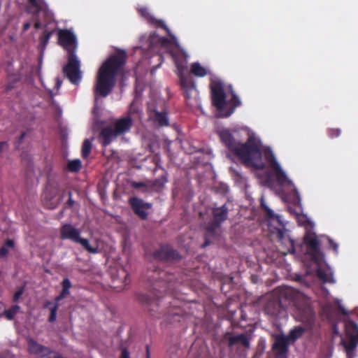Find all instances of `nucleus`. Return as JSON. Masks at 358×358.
<instances>
[{
    "instance_id": "13d9d810",
    "label": "nucleus",
    "mask_w": 358,
    "mask_h": 358,
    "mask_svg": "<svg viewBox=\"0 0 358 358\" xmlns=\"http://www.w3.org/2000/svg\"><path fill=\"white\" fill-rule=\"evenodd\" d=\"M282 231H279L278 232V236H279V238H281L282 237Z\"/></svg>"
},
{
    "instance_id": "c9c22d12",
    "label": "nucleus",
    "mask_w": 358,
    "mask_h": 358,
    "mask_svg": "<svg viewBox=\"0 0 358 358\" xmlns=\"http://www.w3.org/2000/svg\"><path fill=\"white\" fill-rule=\"evenodd\" d=\"M166 181L167 180L164 178H157L153 181L150 182V184L149 185V186L155 187L157 189H162L164 187Z\"/></svg>"
},
{
    "instance_id": "864d4df0",
    "label": "nucleus",
    "mask_w": 358,
    "mask_h": 358,
    "mask_svg": "<svg viewBox=\"0 0 358 358\" xmlns=\"http://www.w3.org/2000/svg\"><path fill=\"white\" fill-rule=\"evenodd\" d=\"M146 358H150L149 346H146Z\"/></svg>"
},
{
    "instance_id": "1a4fd4ad",
    "label": "nucleus",
    "mask_w": 358,
    "mask_h": 358,
    "mask_svg": "<svg viewBox=\"0 0 358 358\" xmlns=\"http://www.w3.org/2000/svg\"><path fill=\"white\" fill-rule=\"evenodd\" d=\"M152 256L154 259L163 262L178 261L181 258L179 252L169 245H161L153 252Z\"/></svg>"
},
{
    "instance_id": "ea45409f",
    "label": "nucleus",
    "mask_w": 358,
    "mask_h": 358,
    "mask_svg": "<svg viewBox=\"0 0 358 358\" xmlns=\"http://www.w3.org/2000/svg\"><path fill=\"white\" fill-rule=\"evenodd\" d=\"M23 292H24V287H21L15 292V294L13 296V302H17L20 299V298L22 296V295L23 294Z\"/></svg>"
},
{
    "instance_id": "a878e982",
    "label": "nucleus",
    "mask_w": 358,
    "mask_h": 358,
    "mask_svg": "<svg viewBox=\"0 0 358 358\" xmlns=\"http://www.w3.org/2000/svg\"><path fill=\"white\" fill-rule=\"evenodd\" d=\"M317 276L323 282H334L333 275L330 273L326 272L322 268H318L317 270Z\"/></svg>"
},
{
    "instance_id": "72a5a7b5",
    "label": "nucleus",
    "mask_w": 358,
    "mask_h": 358,
    "mask_svg": "<svg viewBox=\"0 0 358 358\" xmlns=\"http://www.w3.org/2000/svg\"><path fill=\"white\" fill-rule=\"evenodd\" d=\"M20 310V306L18 305H15L10 307L9 309L6 310L4 311V315L7 320H11L14 318L15 315Z\"/></svg>"
},
{
    "instance_id": "4468645a",
    "label": "nucleus",
    "mask_w": 358,
    "mask_h": 358,
    "mask_svg": "<svg viewBox=\"0 0 358 358\" xmlns=\"http://www.w3.org/2000/svg\"><path fill=\"white\" fill-rule=\"evenodd\" d=\"M111 125L117 136H120L129 132L133 126V120L128 115L115 120Z\"/></svg>"
},
{
    "instance_id": "b1692460",
    "label": "nucleus",
    "mask_w": 358,
    "mask_h": 358,
    "mask_svg": "<svg viewBox=\"0 0 358 358\" xmlns=\"http://www.w3.org/2000/svg\"><path fill=\"white\" fill-rule=\"evenodd\" d=\"M280 307V303L277 301H271L266 303L265 312L271 316H277Z\"/></svg>"
},
{
    "instance_id": "f03ea898",
    "label": "nucleus",
    "mask_w": 358,
    "mask_h": 358,
    "mask_svg": "<svg viewBox=\"0 0 358 358\" xmlns=\"http://www.w3.org/2000/svg\"><path fill=\"white\" fill-rule=\"evenodd\" d=\"M127 59L125 51L120 50L110 55L100 66L94 86V93L102 97L107 96L115 84L116 76L123 71Z\"/></svg>"
},
{
    "instance_id": "9b49d317",
    "label": "nucleus",
    "mask_w": 358,
    "mask_h": 358,
    "mask_svg": "<svg viewBox=\"0 0 358 358\" xmlns=\"http://www.w3.org/2000/svg\"><path fill=\"white\" fill-rule=\"evenodd\" d=\"M304 243L307 246V254L315 262H319L322 252L320 249V241L314 234H308L304 237Z\"/></svg>"
},
{
    "instance_id": "412c9836",
    "label": "nucleus",
    "mask_w": 358,
    "mask_h": 358,
    "mask_svg": "<svg viewBox=\"0 0 358 358\" xmlns=\"http://www.w3.org/2000/svg\"><path fill=\"white\" fill-rule=\"evenodd\" d=\"M221 224L217 223L215 221L209 223L206 227V233L205 236V242L202 245V248H205L210 244L208 240L209 237H215L217 235V229L220 227Z\"/></svg>"
},
{
    "instance_id": "e433bc0d",
    "label": "nucleus",
    "mask_w": 358,
    "mask_h": 358,
    "mask_svg": "<svg viewBox=\"0 0 358 358\" xmlns=\"http://www.w3.org/2000/svg\"><path fill=\"white\" fill-rule=\"evenodd\" d=\"M54 31H44L43 36L41 37V43L43 47H45L52 35Z\"/></svg>"
},
{
    "instance_id": "37998d69",
    "label": "nucleus",
    "mask_w": 358,
    "mask_h": 358,
    "mask_svg": "<svg viewBox=\"0 0 358 358\" xmlns=\"http://www.w3.org/2000/svg\"><path fill=\"white\" fill-rule=\"evenodd\" d=\"M8 254V250L4 245L0 248V257L4 258Z\"/></svg>"
},
{
    "instance_id": "bb28decb",
    "label": "nucleus",
    "mask_w": 358,
    "mask_h": 358,
    "mask_svg": "<svg viewBox=\"0 0 358 358\" xmlns=\"http://www.w3.org/2000/svg\"><path fill=\"white\" fill-rule=\"evenodd\" d=\"M357 336L352 335L348 337V341L344 343V346L347 353L352 352L357 345Z\"/></svg>"
},
{
    "instance_id": "58836bf2",
    "label": "nucleus",
    "mask_w": 358,
    "mask_h": 358,
    "mask_svg": "<svg viewBox=\"0 0 358 358\" xmlns=\"http://www.w3.org/2000/svg\"><path fill=\"white\" fill-rule=\"evenodd\" d=\"M131 187L134 189H141V188H147L149 185H148L147 183L144 182H136V181H132L131 182Z\"/></svg>"
},
{
    "instance_id": "8fccbe9b",
    "label": "nucleus",
    "mask_w": 358,
    "mask_h": 358,
    "mask_svg": "<svg viewBox=\"0 0 358 358\" xmlns=\"http://www.w3.org/2000/svg\"><path fill=\"white\" fill-rule=\"evenodd\" d=\"M26 136V133L25 132H22L20 136H19L18 139L17 140V142L16 143L17 144V145H19L23 141L24 138Z\"/></svg>"
},
{
    "instance_id": "9d476101",
    "label": "nucleus",
    "mask_w": 358,
    "mask_h": 358,
    "mask_svg": "<svg viewBox=\"0 0 358 358\" xmlns=\"http://www.w3.org/2000/svg\"><path fill=\"white\" fill-rule=\"evenodd\" d=\"M58 43L68 52H74L76 46V36L69 29H59L57 33Z\"/></svg>"
},
{
    "instance_id": "ddd939ff",
    "label": "nucleus",
    "mask_w": 358,
    "mask_h": 358,
    "mask_svg": "<svg viewBox=\"0 0 358 358\" xmlns=\"http://www.w3.org/2000/svg\"><path fill=\"white\" fill-rule=\"evenodd\" d=\"M27 11L37 17L40 13H43L46 18L50 19L52 14L48 8V5L44 0H27Z\"/></svg>"
},
{
    "instance_id": "49530a36",
    "label": "nucleus",
    "mask_w": 358,
    "mask_h": 358,
    "mask_svg": "<svg viewBox=\"0 0 358 358\" xmlns=\"http://www.w3.org/2000/svg\"><path fill=\"white\" fill-rule=\"evenodd\" d=\"M289 244H290V248H289V250H288L289 252L291 253V254H294L295 253V248H294V241L292 239H289Z\"/></svg>"
},
{
    "instance_id": "6e6552de",
    "label": "nucleus",
    "mask_w": 358,
    "mask_h": 358,
    "mask_svg": "<svg viewBox=\"0 0 358 358\" xmlns=\"http://www.w3.org/2000/svg\"><path fill=\"white\" fill-rule=\"evenodd\" d=\"M129 204L133 212L142 220L148 219V213L147 210L152 207L151 203L145 202L142 199L136 196H132L129 199Z\"/></svg>"
},
{
    "instance_id": "4be33fe9",
    "label": "nucleus",
    "mask_w": 358,
    "mask_h": 358,
    "mask_svg": "<svg viewBox=\"0 0 358 358\" xmlns=\"http://www.w3.org/2000/svg\"><path fill=\"white\" fill-rule=\"evenodd\" d=\"M305 332V329L301 326L294 327L290 330L287 336H285V338L288 341L290 344H293L296 340L300 338Z\"/></svg>"
},
{
    "instance_id": "052dcab7",
    "label": "nucleus",
    "mask_w": 358,
    "mask_h": 358,
    "mask_svg": "<svg viewBox=\"0 0 358 358\" xmlns=\"http://www.w3.org/2000/svg\"><path fill=\"white\" fill-rule=\"evenodd\" d=\"M127 279H128V277H127V276L125 277V282H127Z\"/></svg>"
},
{
    "instance_id": "f3484780",
    "label": "nucleus",
    "mask_w": 358,
    "mask_h": 358,
    "mask_svg": "<svg viewBox=\"0 0 358 358\" xmlns=\"http://www.w3.org/2000/svg\"><path fill=\"white\" fill-rule=\"evenodd\" d=\"M225 338L228 340V346L231 348L238 344L242 345L245 348L250 346L251 338L246 334H241L236 336H231L229 333L226 334Z\"/></svg>"
},
{
    "instance_id": "79ce46f5",
    "label": "nucleus",
    "mask_w": 358,
    "mask_h": 358,
    "mask_svg": "<svg viewBox=\"0 0 358 358\" xmlns=\"http://www.w3.org/2000/svg\"><path fill=\"white\" fill-rule=\"evenodd\" d=\"M329 245L330 247L334 250V251L335 252L336 254L338 253V245L335 243L333 240L331 239H329Z\"/></svg>"
},
{
    "instance_id": "09e8293b",
    "label": "nucleus",
    "mask_w": 358,
    "mask_h": 358,
    "mask_svg": "<svg viewBox=\"0 0 358 358\" xmlns=\"http://www.w3.org/2000/svg\"><path fill=\"white\" fill-rule=\"evenodd\" d=\"M36 18L35 22H34V28L36 29H39L42 27V23L40 20L37 19V17H34Z\"/></svg>"
},
{
    "instance_id": "4c0bfd02",
    "label": "nucleus",
    "mask_w": 358,
    "mask_h": 358,
    "mask_svg": "<svg viewBox=\"0 0 358 358\" xmlns=\"http://www.w3.org/2000/svg\"><path fill=\"white\" fill-rule=\"evenodd\" d=\"M341 134V131L338 128H330L327 129V135L331 138L338 137Z\"/></svg>"
},
{
    "instance_id": "393cba45",
    "label": "nucleus",
    "mask_w": 358,
    "mask_h": 358,
    "mask_svg": "<svg viewBox=\"0 0 358 358\" xmlns=\"http://www.w3.org/2000/svg\"><path fill=\"white\" fill-rule=\"evenodd\" d=\"M52 304V303L51 301H48L44 303V306H43V307L45 308H50V315L48 317V321L50 322H54L56 320L57 311V309L59 307L58 303H55L52 306L50 307Z\"/></svg>"
},
{
    "instance_id": "20e7f679",
    "label": "nucleus",
    "mask_w": 358,
    "mask_h": 358,
    "mask_svg": "<svg viewBox=\"0 0 358 358\" xmlns=\"http://www.w3.org/2000/svg\"><path fill=\"white\" fill-rule=\"evenodd\" d=\"M80 231L71 224H64L60 228L59 237L62 240H69L79 243L86 251L92 254L99 252L97 246L93 247L87 238L80 236Z\"/></svg>"
},
{
    "instance_id": "6ab92c4d",
    "label": "nucleus",
    "mask_w": 358,
    "mask_h": 358,
    "mask_svg": "<svg viewBox=\"0 0 358 358\" xmlns=\"http://www.w3.org/2000/svg\"><path fill=\"white\" fill-rule=\"evenodd\" d=\"M231 99L227 101V104L230 106L228 109L224 110L223 116L229 117L235 110V109L241 104V100L234 92L231 91Z\"/></svg>"
},
{
    "instance_id": "c85d7f7f",
    "label": "nucleus",
    "mask_w": 358,
    "mask_h": 358,
    "mask_svg": "<svg viewBox=\"0 0 358 358\" xmlns=\"http://www.w3.org/2000/svg\"><path fill=\"white\" fill-rule=\"evenodd\" d=\"M20 76L19 74H10V76H9V80L6 86V92H9L12 90L17 83H18L20 80Z\"/></svg>"
},
{
    "instance_id": "bf43d9fd",
    "label": "nucleus",
    "mask_w": 358,
    "mask_h": 358,
    "mask_svg": "<svg viewBox=\"0 0 358 358\" xmlns=\"http://www.w3.org/2000/svg\"><path fill=\"white\" fill-rule=\"evenodd\" d=\"M341 312H342V313H343V315H345V314H346V313H345V311L344 310H341Z\"/></svg>"
},
{
    "instance_id": "a18cd8bd",
    "label": "nucleus",
    "mask_w": 358,
    "mask_h": 358,
    "mask_svg": "<svg viewBox=\"0 0 358 358\" xmlns=\"http://www.w3.org/2000/svg\"><path fill=\"white\" fill-rule=\"evenodd\" d=\"M120 358H130L129 352L127 348L122 350Z\"/></svg>"
},
{
    "instance_id": "603ef678",
    "label": "nucleus",
    "mask_w": 358,
    "mask_h": 358,
    "mask_svg": "<svg viewBox=\"0 0 358 358\" xmlns=\"http://www.w3.org/2000/svg\"><path fill=\"white\" fill-rule=\"evenodd\" d=\"M64 298L63 296H62L60 294L57 296L55 299V303H58L59 301H60L61 300H62Z\"/></svg>"
},
{
    "instance_id": "473e14b6",
    "label": "nucleus",
    "mask_w": 358,
    "mask_h": 358,
    "mask_svg": "<svg viewBox=\"0 0 358 358\" xmlns=\"http://www.w3.org/2000/svg\"><path fill=\"white\" fill-rule=\"evenodd\" d=\"M81 162L80 159H74L69 162L67 169L71 172H78L81 169Z\"/></svg>"
},
{
    "instance_id": "5fc2aeb1",
    "label": "nucleus",
    "mask_w": 358,
    "mask_h": 358,
    "mask_svg": "<svg viewBox=\"0 0 358 358\" xmlns=\"http://www.w3.org/2000/svg\"><path fill=\"white\" fill-rule=\"evenodd\" d=\"M5 144H6V142H0V153L2 152L3 148Z\"/></svg>"
},
{
    "instance_id": "f704fd0d",
    "label": "nucleus",
    "mask_w": 358,
    "mask_h": 358,
    "mask_svg": "<svg viewBox=\"0 0 358 358\" xmlns=\"http://www.w3.org/2000/svg\"><path fill=\"white\" fill-rule=\"evenodd\" d=\"M305 316L303 319V322H311L314 319V313L310 306H306L304 308Z\"/></svg>"
},
{
    "instance_id": "2f4dec72",
    "label": "nucleus",
    "mask_w": 358,
    "mask_h": 358,
    "mask_svg": "<svg viewBox=\"0 0 358 358\" xmlns=\"http://www.w3.org/2000/svg\"><path fill=\"white\" fill-rule=\"evenodd\" d=\"M62 289L59 293L62 296L65 298L70 294V288L72 287L71 282L69 278H64L62 282Z\"/></svg>"
},
{
    "instance_id": "c03bdc74",
    "label": "nucleus",
    "mask_w": 358,
    "mask_h": 358,
    "mask_svg": "<svg viewBox=\"0 0 358 358\" xmlns=\"http://www.w3.org/2000/svg\"><path fill=\"white\" fill-rule=\"evenodd\" d=\"M69 199L67 201V205L69 207H72L74 204V201L72 199V193L71 191H68Z\"/></svg>"
},
{
    "instance_id": "aec40b11",
    "label": "nucleus",
    "mask_w": 358,
    "mask_h": 358,
    "mask_svg": "<svg viewBox=\"0 0 358 358\" xmlns=\"http://www.w3.org/2000/svg\"><path fill=\"white\" fill-rule=\"evenodd\" d=\"M153 115L150 114V116L153 119V120L157 123V124L160 127H166L169 126V118L167 116V113L164 111H158L157 110H153Z\"/></svg>"
},
{
    "instance_id": "39448f33",
    "label": "nucleus",
    "mask_w": 358,
    "mask_h": 358,
    "mask_svg": "<svg viewBox=\"0 0 358 358\" xmlns=\"http://www.w3.org/2000/svg\"><path fill=\"white\" fill-rule=\"evenodd\" d=\"M265 158L268 162L269 166L273 171V175L278 184L280 186L289 185L294 187V192L299 197V193L293 182L287 178L285 173L281 169L280 164L276 161L275 157L271 150L265 151Z\"/></svg>"
},
{
    "instance_id": "0eeeda50",
    "label": "nucleus",
    "mask_w": 358,
    "mask_h": 358,
    "mask_svg": "<svg viewBox=\"0 0 358 358\" xmlns=\"http://www.w3.org/2000/svg\"><path fill=\"white\" fill-rule=\"evenodd\" d=\"M210 88L213 105L219 111H224L227 101L226 100L223 83L220 80H213L210 83Z\"/></svg>"
},
{
    "instance_id": "a211bd4d",
    "label": "nucleus",
    "mask_w": 358,
    "mask_h": 358,
    "mask_svg": "<svg viewBox=\"0 0 358 358\" xmlns=\"http://www.w3.org/2000/svg\"><path fill=\"white\" fill-rule=\"evenodd\" d=\"M229 209L226 204L213 209V220L218 224H222L227 219Z\"/></svg>"
},
{
    "instance_id": "f8f14e48",
    "label": "nucleus",
    "mask_w": 358,
    "mask_h": 358,
    "mask_svg": "<svg viewBox=\"0 0 358 358\" xmlns=\"http://www.w3.org/2000/svg\"><path fill=\"white\" fill-rule=\"evenodd\" d=\"M289 345L290 343L287 338H285V335H277L272 345V350L274 353L275 358H287Z\"/></svg>"
},
{
    "instance_id": "c756f323",
    "label": "nucleus",
    "mask_w": 358,
    "mask_h": 358,
    "mask_svg": "<svg viewBox=\"0 0 358 358\" xmlns=\"http://www.w3.org/2000/svg\"><path fill=\"white\" fill-rule=\"evenodd\" d=\"M92 149V142L90 139L86 138L83 143L81 155L84 159L89 157Z\"/></svg>"
},
{
    "instance_id": "dca6fc26",
    "label": "nucleus",
    "mask_w": 358,
    "mask_h": 358,
    "mask_svg": "<svg viewBox=\"0 0 358 358\" xmlns=\"http://www.w3.org/2000/svg\"><path fill=\"white\" fill-rule=\"evenodd\" d=\"M138 13L143 17L150 24L154 25L157 28L164 29L169 34H170V30L168 27L166 25L164 22L161 20H157L155 17H153L149 12L148 9L146 7H140L138 8Z\"/></svg>"
},
{
    "instance_id": "3c124183",
    "label": "nucleus",
    "mask_w": 358,
    "mask_h": 358,
    "mask_svg": "<svg viewBox=\"0 0 358 358\" xmlns=\"http://www.w3.org/2000/svg\"><path fill=\"white\" fill-rule=\"evenodd\" d=\"M31 23L29 22H25L22 27V31L25 32L26 31H27L29 29Z\"/></svg>"
},
{
    "instance_id": "7ed1b4c3",
    "label": "nucleus",
    "mask_w": 358,
    "mask_h": 358,
    "mask_svg": "<svg viewBox=\"0 0 358 358\" xmlns=\"http://www.w3.org/2000/svg\"><path fill=\"white\" fill-rule=\"evenodd\" d=\"M178 76L181 90L185 98L187 104L194 106L198 103L199 92L192 77L185 74L187 66L185 62L176 60Z\"/></svg>"
},
{
    "instance_id": "5701e85b",
    "label": "nucleus",
    "mask_w": 358,
    "mask_h": 358,
    "mask_svg": "<svg viewBox=\"0 0 358 358\" xmlns=\"http://www.w3.org/2000/svg\"><path fill=\"white\" fill-rule=\"evenodd\" d=\"M190 72L196 77H204L208 74V71L199 62H194L191 64Z\"/></svg>"
},
{
    "instance_id": "2eb2a0df",
    "label": "nucleus",
    "mask_w": 358,
    "mask_h": 358,
    "mask_svg": "<svg viewBox=\"0 0 358 358\" xmlns=\"http://www.w3.org/2000/svg\"><path fill=\"white\" fill-rule=\"evenodd\" d=\"M117 137H118L117 134L113 129L112 125L110 124L101 129L98 136V141L102 147L106 148Z\"/></svg>"
},
{
    "instance_id": "7c9ffc66",
    "label": "nucleus",
    "mask_w": 358,
    "mask_h": 358,
    "mask_svg": "<svg viewBox=\"0 0 358 358\" xmlns=\"http://www.w3.org/2000/svg\"><path fill=\"white\" fill-rule=\"evenodd\" d=\"M62 289L59 293L62 296L65 298L70 294V288L72 287L71 282L69 278H64L62 282Z\"/></svg>"
},
{
    "instance_id": "a19ab883",
    "label": "nucleus",
    "mask_w": 358,
    "mask_h": 358,
    "mask_svg": "<svg viewBox=\"0 0 358 358\" xmlns=\"http://www.w3.org/2000/svg\"><path fill=\"white\" fill-rule=\"evenodd\" d=\"M262 208L265 210V212L266 213V215L268 217L270 218H273L275 217V214L273 212V210L271 209H270L268 206H266L265 204L264 203H262Z\"/></svg>"
},
{
    "instance_id": "f257e3e1",
    "label": "nucleus",
    "mask_w": 358,
    "mask_h": 358,
    "mask_svg": "<svg viewBox=\"0 0 358 358\" xmlns=\"http://www.w3.org/2000/svg\"><path fill=\"white\" fill-rule=\"evenodd\" d=\"M217 134L224 145L245 166L253 167L257 170H262L265 168L262 161L259 141L254 137H249L245 143L237 142L228 129L218 130Z\"/></svg>"
},
{
    "instance_id": "de8ad7c7",
    "label": "nucleus",
    "mask_w": 358,
    "mask_h": 358,
    "mask_svg": "<svg viewBox=\"0 0 358 358\" xmlns=\"http://www.w3.org/2000/svg\"><path fill=\"white\" fill-rule=\"evenodd\" d=\"M4 246L6 248V247L13 248L14 247V242H13V241L11 240V239L6 240V242H5Z\"/></svg>"
},
{
    "instance_id": "6e6d98bb",
    "label": "nucleus",
    "mask_w": 358,
    "mask_h": 358,
    "mask_svg": "<svg viewBox=\"0 0 358 358\" xmlns=\"http://www.w3.org/2000/svg\"><path fill=\"white\" fill-rule=\"evenodd\" d=\"M160 40L162 44H164L168 41V39L165 38H162Z\"/></svg>"
},
{
    "instance_id": "cd10ccee",
    "label": "nucleus",
    "mask_w": 358,
    "mask_h": 358,
    "mask_svg": "<svg viewBox=\"0 0 358 358\" xmlns=\"http://www.w3.org/2000/svg\"><path fill=\"white\" fill-rule=\"evenodd\" d=\"M345 329L348 337H350L352 335H358V324L353 321H350L347 323Z\"/></svg>"
},
{
    "instance_id": "423d86ee",
    "label": "nucleus",
    "mask_w": 358,
    "mask_h": 358,
    "mask_svg": "<svg viewBox=\"0 0 358 358\" xmlns=\"http://www.w3.org/2000/svg\"><path fill=\"white\" fill-rule=\"evenodd\" d=\"M80 63L78 59L76 52H70L68 55V62L64 67V73L70 82L78 85L81 80Z\"/></svg>"
},
{
    "instance_id": "4d7b16f0",
    "label": "nucleus",
    "mask_w": 358,
    "mask_h": 358,
    "mask_svg": "<svg viewBox=\"0 0 358 358\" xmlns=\"http://www.w3.org/2000/svg\"><path fill=\"white\" fill-rule=\"evenodd\" d=\"M61 84H62V82L59 80H57V83H56L57 87L59 88L60 87Z\"/></svg>"
},
{
    "instance_id": "680f3d73",
    "label": "nucleus",
    "mask_w": 358,
    "mask_h": 358,
    "mask_svg": "<svg viewBox=\"0 0 358 358\" xmlns=\"http://www.w3.org/2000/svg\"><path fill=\"white\" fill-rule=\"evenodd\" d=\"M357 336V343H358V335H356Z\"/></svg>"
}]
</instances>
